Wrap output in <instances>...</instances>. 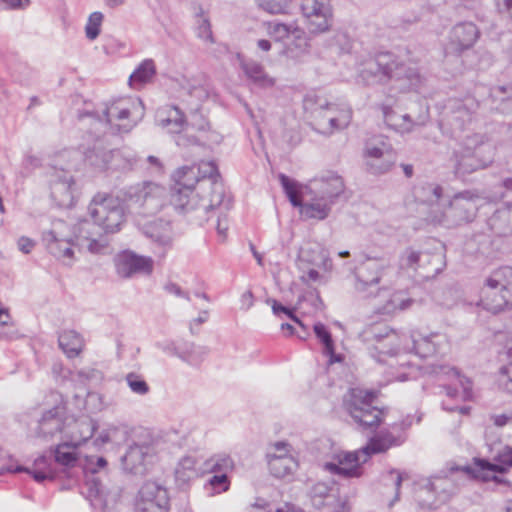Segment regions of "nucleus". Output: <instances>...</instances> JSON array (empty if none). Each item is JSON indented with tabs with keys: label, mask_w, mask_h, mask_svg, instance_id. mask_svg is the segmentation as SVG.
Masks as SVG:
<instances>
[{
	"label": "nucleus",
	"mask_w": 512,
	"mask_h": 512,
	"mask_svg": "<svg viewBox=\"0 0 512 512\" xmlns=\"http://www.w3.org/2000/svg\"><path fill=\"white\" fill-rule=\"evenodd\" d=\"M156 74V67L152 59H145L130 75L129 84L138 88L152 80Z\"/></svg>",
	"instance_id": "58836bf2"
},
{
	"label": "nucleus",
	"mask_w": 512,
	"mask_h": 512,
	"mask_svg": "<svg viewBox=\"0 0 512 512\" xmlns=\"http://www.w3.org/2000/svg\"><path fill=\"white\" fill-rule=\"evenodd\" d=\"M490 229L499 236H506L512 232V211L510 208L496 210L488 219Z\"/></svg>",
	"instance_id": "473e14b6"
},
{
	"label": "nucleus",
	"mask_w": 512,
	"mask_h": 512,
	"mask_svg": "<svg viewBox=\"0 0 512 512\" xmlns=\"http://www.w3.org/2000/svg\"><path fill=\"white\" fill-rule=\"evenodd\" d=\"M267 303L271 304L272 311L275 315L280 316L281 313L286 314L292 321L297 323L307 334L306 326L303 324V322L293 313V311L282 304H280L278 301L274 299H268Z\"/></svg>",
	"instance_id": "e2e57ef3"
},
{
	"label": "nucleus",
	"mask_w": 512,
	"mask_h": 512,
	"mask_svg": "<svg viewBox=\"0 0 512 512\" xmlns=\"http://www.w3.org/2000/svg\"><path fill=\"white\" fill-rule=\"evenodd\" d=\"M316 337L321 341L324 346V354L329 357V364L338 363L343 361V356L336 354L334 350V342L331 333L328 331L323 323H316L313 326Z\"/></svg>",
	"instance_id": "4c0bfd02"
},
{
	"label": "nucleus",
	"mask_w": 512,
	"mask_h": 512,
	"mask_svg": "<svg viewBox=\"0 0 512 512\" xmlns=\"http://www.w3.org/2000/svg\"><path fill=\"white\" fill-rule=\"evenodd\" d=\"M63 225L64 223L62 221H57L54 223L53 229L43 233V241L45 242L50 254H52L57 259L62 260L63 263L70 265L73 261L74 251L72 246L74 243L62 237L61 233L59 232V227ZM75 239L77 240L76 237ZM75 245L79 248H82L77 244V242Z\"/></svg>",
	"instance_id": "5701e85b"
},
{
	"label": "nucleus",
	"mask_w": 512,
	"mask_h": 512,
	"mask_svg": "<svg viewBox=\"0 0 512 512\" xmlns=\"http://www.w3.org/2000/svg\"><path fill=\"white\" fill-rule=\"evenodd\" d=\"M127 434L128 430L126 425H109L100 433L96 441H100L101 443H120L127 438Z\"/></svg>",
	"instance_id": "49530a36"
},
{
	"label": "nucleus",
	"mask_w": 512,
	"mask_h": 512,
	"mask_svg": "<svg viewBox=\"0 0 512 512\" xmlns=\"http://www.w3.org/2000/svg\"><path fill=\"white\" fill-rule=\"evenodd\" d=\"M362 337L369 354L378 362L384 361L383 356L396 353L397 335L387 327L372 326L363 332Z\"/></svg>",
	"instance_id": "ddd939ff"
},
{
	"label": "nucleus",
	"mask_w": 512,
	"mask_h": 512,
	"mask_svg": "<svg viewBox=\"0 0 512 512\" xmlns=\"http://www.w3.org/2000/svg\"><path fill=\"white\" fill-rule=\"evenodd\" d=\"M499 383L505 391L512 394V362L500 369Z\"/></svg>",
	"instance_id": "774afa93"
},
{
	"label": "nucleus",
	"mask_w": 512,
	"mask_h": 512,
	"mask_svg": "<svg viewBox=\"0 0 512 512\" xmlns=\"http://www.w3.org/2000/svg\"><path fill=\"white\" fill-rule=\"evenodd\" d=\"M7 470L13 473L26 472L30 474L34 478V480L39 483L43 482L48 478H53V474H50L49 471L40 470L36 468H28L21 465H17L15 467L10 466Z\"/></svg>",
	"instance_id": "680f3d73"
},
{
	"label": "nucleus",
	"mask_w": 512,
	"mask_h": 512,
	"mask_svg": "<svg viewBox=\"0 0 512 512\" xmlns=\"http://www.w3.org/2000/svg\"><path fill=\"white\" fill-rule=\"evenodd\" d=\"M493 147L484 135L467 136L460 150L453 151L450 163L457 177H464L488 167L493 161Z\"/></svg>",
	"instance_id": "423d86ee"
},
{
	"label": "nucleus",
	"mask_w": 512,
	"mask_h": 512,
	"mask_svg": "<svg viewBox=\"0 0 512 512\" xmlns=\"http://www.w3.org/2000/svg\"><path fill=\"white\" fill-rule=\"evenodd\" d=\"M279 180L291 204L295 207H300L302 204V199L297 189L296 182L290 179L285 174H280Z\"/></svg>",
	"instance_id": "864d4df0"
},
{
	"label": "nucleus",
	"mask_w": 512,
	"mask_h": 512,
	"mask_svg": "<svg viewBox=\"0 0 512 512\" xmlns=\"http://www.w3.org/2000/svg\"><path fill=\"white\" fill-rule=\"evenodd\" d=\"M125 381L132 393L144 396L150 392V386L144 377L136 372H129L125 376Z\"/></svg>",
	"instance_id": "3c124183"
},
{
	"label": "nucleus",
	"mask_w": 512,
	"mask_h": 512,
	"mask_svg": "<svg viewBox=\"0 0 512 512\" xmlns=\"http://www.w3.org/2000/svg\"><path fill=\"white\" fill-rule=\"evenodd\" d=\"M309 200L306 203H302L300 208L301 214L308 219L324 220L328 217L332 203L320 199L316 195H308Z\"/></svg>",
	"instance_id": "2f4dec72"
},
{
	"label": "nucleus",
	"mask_w": 512,
	"mask_h": 512,
	"mask_svg": "<svg viewBox=\"0 0 512 512\" xmlns=\"http://www.w3.org/2000/svg\"><path fill=\"white\" fill-rule=\"evenodd\" d=\"M331 490L332 488L325 483L319 482L315 484L311 490L314 506L317 508L324 506L326 504L324 500L330 499L332 497L330 494Z\"/></svg>",
	"instance_id": "13d9d810"
},
{
	"label": "nucleus",
	"mask_w": 512,
	"mask_h": 512,
	"mask_svg": "<svg viewBox=\"0 0 512 512\" xmlns=\"http://www.w3.org/2000/svg\"><path fill=\"white\" fill-rule=\"evenodd\" d=\"M117 275L122 279L139 276H149L154 269V261L149 256L139 255L131 250H125L114 257Z\"/></svg>",
	"instance_id": "f8f14e48"
},
{
	"label": "nucleus",
	"mask_w": 512,
	"mask_h": 512,
	"mask_svg": "<svg viewBox=\"0 0 512 512\" xmlns=\"http://www.w3.org/2000/svg\"><path fill=\"white\" fill-rule=\"evenodd\" d=\"M207 468L213 473H228L234 467V462L229 455L218 454L206 462Z\"/></svg>",
	"instance_id": "8fccbe9b"
},
{
	"label": "nucleus",
	"mask_w": 512,
	"mask_h": 512,
	"mask_svg": "<svg viewBox=\"0 0 512 512\" xmlns=\"http://www.w3.org/2000/svg\"><path fill=\"white\" fill-rule=\"evenodd\" d=\"M196 460L193 457L185 456L178 462L175 468V480L178 486L183 487L191 480L197 478Z\"/></svg>",
	"instance_id": "e433bc0d"
},
{
	"label": "nucleus",
	"mask_w": 512,
	"mask_h": 512,
	"mask_svg": "<svg viewBox=\"0 0 512 512\" xmlns=\"http://www.w3.org/2000/svg\"><path fill=\"white\" fill-rule=\"evenodd\" d=\"M376 396L374 391L351 388L344 397L345 411L363 431H375L383 420V410L375 405Z\"/></svg>",
	"instance_id": "6e6552de"
},
{
	"label": "nucleus",
	"mask_w": 512,
	"mask_h": 512,
	"mask_svg": "<svg viewBox=\"0 0 512 512\" xmlns=\"http://www.w3.org/2000/svg\"><path fill=\"white\" fill-rule=\"evenodd\" d=\"M74 181L68 172L62 171L51 184V196L60 206L72 203Z\"/></svg>",
	"instance_id": "c756f323"
},
{
	"label": "nucleus",
	"mask_w": 512,
	"mask_h": 512,
	"mask_svg": "<svg viewBox=\"0 0 512 512\" xmlns=\"http://www.w3.org/2000/svg\"><path fill=\"white\" fill-rule=\"evenodd\" d=\"M166 196L165 187L152 181L134 184L124 192V200L132 213L143 217L154 216L160 212Z\"/></svg>",
	"instance_id": "1a4fd4ad"
},
{
	"label": "nucleus",
	"mask_w": 512,
	"mask_h": 512,
	"mask_svg": "<svg viewBox=\"0 0 512 512\" xmlns=\"http://www.w3.org/2000/svg\"><path fill=\"white\" fill-rule=\"evenodd\" d=\"M173 179L175 180V183H176L173 190H177V189L195 190L194 189L195 184L196 183L200 184V177L197 176L195 165L179 168L173 174Z\"/></svg>",
	"instance_id": "79ce46f5"
},
{
	"label": "nucleus",
	"mask_w": 512,
	"mask_h": 512,
	"mask_svg": "<svg viewBox=\"0 0 512 512\" xmlns=\"http://www.w3.org/2000/svg\"><path fill=\"white\" fill-rule=\"evenodd\" d=\"M496 460L498 463L493 464L486 460H480L479 466L483 471L493 473H505L507 467H512V447L505 446L497 455Z\"/></svg>",
	"instance_id": "ea45409f"
},
{
	"label": "nucleus",
	"mask_w": 512,
	"mask_h": 512,
	"mask_svg": "<svg viewBox=\"0 0 512 512\" xmlns=\"http://www.w3.org/2000/svg\"><path fill=\"white\" fill-rule=\"evenodd\" d=\"M108 404L104 396L98 392H88L85 399V408L91 413H97L104 410Z\"/></svg>",
	"instance_id": "052dcab7"
},
{
	"label": "nucleus",
	"mask_w": 512,
	"mask_h": 512,
	"mask_svg": "<svg viewBox=\"0 0 512 512\" xmlns=\"http://www.w3.org/2000/svg\"><path fill=\"white\" fill-rule=\"evenodd\" d=\"M382 294L384 303L375 305L376 312L381 315H393L408 309L413 303V300L405 297L402 292L389 293L386 289H379L378 296Z\"/></svg>",
	"instance_id": "cd10ccee"
},
{
	"label": "nucleus",
	"mask_w": 512,
	"mask_h": 512,
	"mask_svg": "<svg viewBox=\"0 0 512 512\" xmlns=\"http://www.w3.org/2000/svg\"><path fill=\"white\" fill-rule=\"evenodd\" d=\"M221 141V136L216 132H210L205 139H197L195 137H189L187 135H178L176 138V144L181 147H187L192 144L203 143V144H218Z\"/></svg>",
	"instance_id": "6e6d98bb"
},
{
	"label": "nucleus",
	"mask_w": 512,
	"mask_h": 512,
	"mask_svg": "<svg viewBox=\"0 0 512 512\" xmlns=\"http://www.w3.org/2000/svg\"><path fill=\"white\" fill-rule=\"evenodd\" d=\"M266 32L269 36L273 37L276 41H283L291 36L294 28L297 27L295 21L290 23H283L277 20L264 22Z\"/></svg>",
	"instance_id": "c03bdc74"
},
{
	"label": "nucleus",
	"mask_w": 512,
	"mask_h": 512,
	"mask_svg": "<svg viewBox=\"0 0 512 512\" xmlns=\"http://www.w3.org/2000/svg\"><path fill=\"white\" fill-rule=\"evenodd\" d=\"M292 41L287 47V53L291 57H300L310 52V43L305 31L298 25L291 34Z\"/></svg>",
	"instance_id": "a19ab883"
},
{
	"label": "nucleus",
	"mask_w": 512,
	"mask_h": 512,
	"mask_svg": "<svg viewBox=\"0 0 512 512\" xmlns=\"http://www.w3.org/2000/svg\"><path fill=\"white\" fill-rule=\"evenodd\" d=\"M477 107L474 99L466 101L450 100L445 106L441 123L450 128L452 134L461 132L472 120V115Z\"/></svg>",
	"instance_id": "dca6fc26"
},
{
	"label": "nucleus",
	"mask_w": 512,
	"mask_h": 512,
	"mask_svg": "<svg viewBox=\"0 0 512 512\" xmlns=\"http://www.w3.org/2000/svg\"><path fill=\"white\" fill-rule=\"evenodd\" d=\"M209 484L217 493L227 491L229 488L227 473H215L209 479Z\"/></svg>",
	"instance_id": "338daca9"
},
{
	"label": "nucleus",
	"mask_w": 512,
	"mask_h": 512,
	"mask_svg": "<svg viewBox=\"0 0 512 512\" xmlns=\"http://www.w3.org/2000/svg\"><path fill=\"white\" fill-rule=\"evenodd\" d=\"M291 0H258L261 9L270 14H286Z\"/></svg>",
	"instance_id": "4d7b16f0"
},
{
	"label": "nucleus",
	"mask_w": 512,
	"mask_h": 512,
	"mask_svg": "<svg viewBox=\"0 0 512 512\" xmlns=\"http://www.w3.org/2000/svg\"><path fill=\"white\" fill-rule=\"evenodd\" d=\"M480 32L477 26L472 22H461L456 24L450 32V43L455 47V51L461 52L471 48Z\"/></svg>",
	"instance_id": "a878e982"
},
{
	"label": "nucleus",
	"mask_w": 512,
	"mask_h": 512,
	"mask_svg": "<svg viewBox=\"0 0 512 512\" xmlns=\"http://www.w3.org/2000/svg\"><path fill=\"white\" fill-rule=\"evenodd\" d=\"M345 186L342 178L334 173H327L319 178H314L306 186L307 195H316L334 204L335 199L344 192Z\"/></svg>",
	"instance_id": "aec40b11"
},
{
	"label": "nucleus",
	"mask_w": 512,
	"mask_h": 512,
	"mask_svg": "<svg viewBox=\"0 0 512 512\" xmlns=\"http://www.w3.org/2000/svg\"><path fill=\"white\" fill-rule=\"evenodd\" d=\"M143 104L140 99H117L105 104L101 111L87 114L91 119V133L101 137L107 133H127L144 115Z\"/></svg>",
	"instance_id": "7ed1b4c3"
},
{
	"label": "nucleus",
	"mask_w": 512,
	"mask_h": 512,
	"mask_svg": "<svg viewBox=\"0 0 512 512\" xmlns=\"http://www.w3.org/2000/svg\"><path fill=\"white\" fill-rule=\"evenodd\" d=\"M496 280L501 286V290L505 292L508 301L512 306V267L504 266L492 271Z\"/></svg>",
	"instance_id": "09e8293b"
},
{
	"label": "nucleus",
	"mask_w": 512,
	"mask_h": 512,
	"mask_svg": "<svg viewBox=\"0 0 512 512\" xmlns=\"http://www.w3.org/2000/svg\"><path fill=\"white\" fill-rule=\"evenodd\" d=\"M97 423L90 418L69 419L66 423L64 436L61 439L72 442L74 445L80 446L87 440L92 438L97 430Z\"/></svg>",
	"instance_id": "393cba45"
},
{
	"label": "nucleus",
	"mask_w": 512,
	"mask_h": 512,
	"mask_svg": "<svg viewBox=\"0 0 512 512\" xmlns=\"http://www.w3.org/2000/svg\"><path fill=\"white\" fill-rule=\"evenodd\" d=\"M245 75L257 86L262 88L274 85V79L271 78L262 67L255 61H244L241 64Z\"/></svg>",
	"instance_id": "c9c22d12"
},
{
	"label": "nucleus",
	"mask_w": 512,
	"mask_h": 512,
	"mask_svg": "<svg viewBox=\"0 0 512 512\" xmlns=\"http://www.w3.org/2000/svg\"><path fill=\"white\" fill-rule=\"evenodd\" d=\"M196 168L197 176L200 177L199 190H202V185L205 182H219V172L217 166L212 161H201Z\"/></svg>",
	"instance_id": "de8ad7c7"
},
{
	"label": "nucleus",
	"mask_w": 512,
	"mask_h": 512,
	"mask_svg": "<svg viewBox=\"0 0 512 512\" xmlns=\"http://www.w3.org/2000/svg\"><path fill=\"white\" fill-rule=\"evenodd\" d=\"M301 11L310 33L326 32L332 25L330 0H302Z\"/></svg>",
	"instance_id": "4468645a"
},
{
	"label": "nucleus",
	"mask_w": 512,
	"mask_h": 512,
	"mask_svg": "<svg viewBox=\"0 0 512 512\" xmlns=\"http://www.w3.org/2000/svg\"><path fill=\"white\" fill-rule=\"evenodd\" d=\"M300 262L302 264H310L314 267H323L327 271L332 268L331 260L328 258L327 253L320 247L303 250L300 255Z\"/></svg>",
	"instance_id": "37998d69"
},
{
	"label": "nucleus",
	"mask_w": 512,
	"mask_h": 512,
	"mask_svg": "<svg viewBox=\"0 0 512 512\" xmlns=\"http://www.w3.org/2000/svg\"><path fill=\"white\" fill-rule=\"evenodd\" d=\"M368 170L373 174H383L391 169L396 154L387 138L379 135L369 139L365 146Z\"/></svg>",
	"instance_id": "9b49d317"
},
{
	"label": "nucleus",
	"mask_w": 512,
	"mask_h": 512,
	"mask_svg": "<svg viewBox=\"0 0 512 512\" xmlns=\"http://www.w3.org/2000/svg\"><path fill=\"white\" fill-rule=\"evenodd\" d=\"M331 104L325 96L317 92L307 93L303 100L304 109L311 114L312 119Z\"/></svg>",
	"instance_id": "a18cd8bd"
},
{
	"label": "nucleus",
	"mask_w": 512,
	"mask_h": 512,
	"mask_svg": "<svg viewBox=\"0 0 512 512\" xmlns=\"http://www.w3.org/2000/svg\"><path fill=\"white\" fill-rule=\"evenodd\" d=\"M208 350L206 347L193 346L189 353L178 354V356L191 365L199 364L207 355Z\"/></svg>",
	"instance_id": "0e129e2a"
},
{
	"label": "nucleus",
	"mask_w": 512,
	"mask_h": 512,
	"mask_svg": "<svg viewBox=\"0 0 512 512\" xmlns=\"http://www.w3.org/2000/svg\"><path fill=\"white\" fill-rule=\"evenodd\" d=\"M167 490L155 482H146L138 493L135 512H166Z\"/></svg>",
	"instance_id": "a211bd4d"
},
{
	"label": "nucleus",
	"mask_w": 512,
	"mask_h": 512,
	"mask_svg": "<svg viewBox=\"0 0 512 512\" xmlns=\"http://www.w3.org/2000/svg\"><path fill=\"white\" fill-rule=\"evenodd\" d=\"M58 343L69 358L78 356L84 346L81 335L74 330L63 331L58 337Z\"/></svg>",
	"instance_id": "72a5a7b5"
},
{
	"label": "nucleus",
	"mask_w": 512,
	"mask_h": 512,
	"mask_svg": "<svg viewBox=\"0 0 512 512\" xmlns=\"http://www.w3.org/2000/svg\"><path fill=\"white\" fill-rule=\"evenodd\" d=\"M411 339L415 354L422 358L440 353L442 346L446 344L445 336L439 333H431L429 335L413 333Z\"/></svg>",
	"instance_id": "bb28decb"
},
{
	"label": "nucleus",
	"mask_w": 512,
	"mask_h": 512,
	"mask_svg": "<svg viewBox=\"0 0 512 512\" xmlns=\"http://www.w3.org/2000/svg\"><path fill=\"white\" fill-rule=\"evenodd\" d=\"M392 268L389 254L365 255L364 259L354 270V289L357 293L369 297L370 290L380 284L381 279Z\"/></svg>",
	"instance_id": "9d476101"
},
{
	"label": "nucleus",
	"mask_w": 512,
	"mask_h": 512,
	"mask_svg": "<svg viewBox=\"0 0 512 512\" xmlns=\"http://www.w3.org/2000/svg\"><path fill=\"white\" fill-rule=\"evenodd\" d=\"M434 372L437 375H443V376H448L449 378L457 379L459 384H460V386L463 388V392H464L465 396H468L469 393L471 392L470 381L466 377L461 376L460 371L457 370L456 368L445 366V365H441V366H438L434 370Z\"/></svg>",
	"instance_id": "603ef678"
},
{
	"label": "nucleus",
	"mask_w": 512,
	"mask_h": 512,
	"mask_svg": "<svg viewBox=\"0 0 512 512\" xmlns=\"http://www.w3.org/2000/svg\"><path fill=\"white\" fill-rule=\"evenodd\" d=\"M201 191H209V195L200 196L195 190L177 189L173 190L170 199L176 212L197 225H203L209 219L210 213L224 204L225 200L221 182H205Z\"/></svg>",
	"instance_id": "20e7f679"
},
{
	"label": "nucleus",
	"mask_w": 512,
	"mask_h": 512,
	"mask_svg": "<svg viewBox=\"0 0 512 512\" xmlns=\"http://www.w3.org/2000/svg\"><path fill=\"white\" fill-rule=\"evenodd\" d=\"M418 113L398 114L391 108L385 107L383 110L385 123L401 133L411 132L414 127L422 126L428 120V107L423 103H418Z\"/></svg>",
	"instance_id": "6ab92c4d"
},
{
	"label": "nucleus",
	"mask_w": 512,
	"mask_h": 512,
	"mask_svg": "<svg viewBox=\"0 0 512 512\" xmlns=\"http://www.w3.org/2000/svg\"><path fill=\"white\" fill-rule=\"evenodd\" d=\"M64 416L65 407L62 405H57L45 411L38 423L37 437L49 440L57 433H61L64 436V430L68 421V418H64Z\"/></svg>",
	"instance_id": "b1692460"
},
{
	"label": "nucleus",
	"mask_w": 512,
	"mask_h": 512,
	"mask_svg": "<svg viewBox=\"0 0 512 512\" xmlns=\"http://www.w3.org/2000/svg\"><path fill=\"white\" fill-rule=\"evenodd\" d=\"M422 256L423 254L420 251H416L412 248H406L399 258V266L401 269L416 270Z\"/></svg>",
	"instance_id": "5fc2aeb1"
},
{
	"label": "nucleus",
	"mask_w": 512,
	"mask_h": 512,
	"mask_svg": "<svg viewBox=\"0 0 512 512\" xmlns=\"http://www.w3.org/2000/svg\"><path fill=\"white\" fill-rule=\"evenodd\" d=\"M352 119V111L347 107H341L332 103L322 113H317L313 118V128L324 135H331L337 130L345 129Z\"/></svg>",
	"instance_id": "2eb2a0df"
},
{
	"label": "nucleus",
	"mask_w": 512,
	"mask_h": 512,
	"mask_svg": "<svg viewBox=\"0 0 512 512\" xmlns=\"http://www.w3.org/2000/svg\"><path fill=\"white\" fill-rule=\"evenodd\" d=\"M156 121L159 126L172 133H180L186 125L184 113L173 105H166L157 110Z\"/></svg>",
	"instance_id": "c85d7f7f"
},
{
	"label": "nucleus",
	"mask_w": 512,
	"mask_h": 512,
	"mask_svg": "<svg viewBox=\"0 0 512 512\" xmlns=\"http://www.w3.org/2000/svg\"><path fill=\"white\" fill-rule=\"evenodd\" d=\"M78 447L72 442L62 439L54 449L55 462L63 467H75L78 462V452L76 451Z\"/></svg>",
	"instance_id": "f704fd0d"
},
{
	"label": "nucleus",
	"mask_w": 512,
	"mask_h": 512,
	"mask_svg": "<svg viewBox=\"0 0 512 512\" xmlns=\"http://www.w3.org/2000/svg\"><path fill=\"white\" fill-rule=\"evenodd\" d=\"M481 197L475 190H464L456 193L443 210L432 208L429 219L434 224L446 228H454L470 223L476 217L478 202Z\"/></svg>",
	"instance_id": "0eeeda50"
},
{
	"label": "nucleus",
	"mask_w": 512,
	"mask_h": 512,
	"mask_svg": "<svg viewBox=\"0 0 512 512\" xmlns=\"http://www.w3.org/2000/svg\"><path fill=\"white\" fill-rule=\"evenodd\" d=\"M190 96L195 97L198 101L202 102L209 97L210 86L203 77V79L197 85H191L188 89Z\"/></svg>",
	"instance_id": "69168bd1"
},
{
	"label": "nucleus",
	"mask_w": 512,
	"mask_h": 512,
	"mask_svg": "<svg viewBox=\"0 0 512 512\" xmlns=\"http://www.w3.org/2000/svg\"><path fill=\"white\" fill-rule=\"evenodd\" d=\"M493 280H496V278L491 272L480 290L478 305L487 311L498 313L511 306V303L508 301L505 292L501 290L500 283Z\"/></svg>",
	"instance_id": "412c9836"
},
{
	"label": "nucleus",
	"mask_w": 512,
	"mask_h": 512,
	"mask_svg": "<svg viewBox=\"0 0 512 512\" xmlns=\"http://www.w3.org/2000/svg\"><path fill=\"white\" fill-rule=\"evenodd\" d=\"M88 211L93 223L88 220L78 223L76 228L77 244L87 247L91 253H99L106 247V242L98 239L101 233L96 230V226L105 234L120 231L126 221L125 210L119 198L97 194L92 199Z\"/></svg>",
	"instance_id": "f257e3e1"
},
{
	"label": "nucleus",
	"mask_w": 512,
	"mask_h": 512,
	"mask_svg": "<svg viewBox=\"0 0 512 512\" xmlns=\"http://www.w3.org/2000/svg\"><path fill=\"white\" fill-rule=\"evenodd\" d=\"M153 458V448L149 444H133L128 447L121 458L125 472L133 475H144L147 465Z\"/></svg>",
	"instance_id": "4be33fe9"
},
{
	"label": "nucleus",
	"mask_w": 512,
	"mask_h": 512,
	"mask_svg": "<svg viewBox=\"0 0 512 512\" xmlns=\"http://www.w3.org/2000/svg\"><path fill=\"white\" fill-rule=\"evenodd\" d=\"M143 234L151 240L153 253L164 258L173 247L174 233L170 222L162 219L148 222L142 227Z\"/></svg>",
	"instance_id": "f3484780"
},
{
	"label": "nucleus",
	"mask_w": 512,
	"mask_h": 512,
	"mask_svg": "<svg viewBox=\"0 0 512 512\" xmlns=\"http://www.w3.org/2000/svg\"><path fill=\"white\" fill-rule=\"evenodd\" d=\"M268 465L272 475L276 478H284L296 471L298 462L291 453L270 454Z\"/></svg>",
	"instance_id": "7c9ffc66"
},
{
	"label": "nucleus",
	"mask_w": 512,
	"mask_h": 512,
	"mask_svg": "<svg viewBox=\"0 0 512 512\" xmlns=\"http://www.w3.org/2000/svg\"><path fill=\"white\" fill-rule=\"evenodd\" d=\"M358 78L366 86L391 83L399 92L418 91L422 83L415 68L406 66L391 53H380L365 61L358 71Z\"/></svg>",
	"instance_id": "f03ea898"
},
{
	"label": "nucleus",
	"mask_w": 512,
	"mask_h": 512,
	"mask_svg": "<svg viewBox=\"0 0 512 512\" xmlns=\"http://www.w3.org/2000/svg\"><path fill=\"white\" fill-rule=\"evenodd\" d=\"M393 445L394 436L390 433H381L371 438L367 445L358 451L338 454L335 462L324 464V469L346 479L358 478L362 475L361 465L366 463L372 454L385 452Z\"/></svg>",
	"instance_id": "39448f33"
},
{
	"label": "nucleus",
	"mask_w": 512,
	"mask_h": 512,
	"mask_svg": "<svg viewBox=\"0 0 512 512\" xmlns=\"http://www.w3.org/2000/svg\"><path fill=\"white\" fill-rule=\"evenodd\" d=\"M103 21V14L101 12H93L85 26L86 37L89 40H95L100 34V27Z\"/></svg>",
	"instance_id": "bf43d9fd"
}]
</instances>
